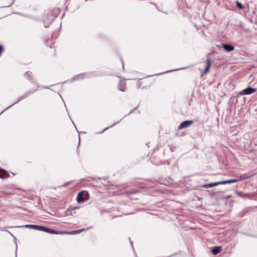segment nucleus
I'll use <instances>...</instances> for the list:
<instances>
[{
	"instance_id": "obj_1",
	"label": "nucleus",
	"mask_w": 257,
	"mask_h": 257,
	"mask_svg": "<svg viewBox=\"0 0 257 257\" xmlns=\"http://www.w3.org/2000/svg\"><path fill=\"white\" fill-rule=\"evenodd\" d=\"M255 89L252 88L251 87L247 88L244 90H243L241 92H240V94L241 95H247L250 94L251 93H254L255 91Z\"/></svg>"
},
{
	"instance_id": "obj_2",
	"label": "nucleus",
	"mask_w": 257,
	"mask_h": 257,
	"mask_svg": "<svg viewBox=\"0 0 257 257\" xmlns=\"http://www.w3.org/2000/svg\"><path fill=\"white\" fill-rule=\"evenodd\" d=\"M193 121L192 120H186L182 122L179 126V129L181 130L182 128L187 127L189 126L193 123Z\"/></svg>"
},
{
	"instance_id": "obj_3",
	"label": "nucleus",
	"mask_w": 257,
	"mask_h": 257,
	"mask_svg": "<svg viewBox=\"0 0 257 257\" xmlns=\"http://www.w3.org/2000/svg\"><path fill=\"white\" fill-rule=\"evenodd\" d=\"M80 233V229H78L74 231H60V234H76Z\"/></svg>"
},
{
	"instance_id": "obj_4",
	"label": "nucleus",
	"mask_w": 257,
	"mask_h": 257,
	"mask_svg": "<svg viewBox=\"0 0 257 257\" xmlns=\"http://www.w3.org/2000/svg\"><path fill=\"white\" fill-rule=\"evenodd\" d=\"M88 198V193L87 191H81V202L87 200Z\"/></svg>"
},
{
	"instance_id": "obj_5",
	"label": "nucleus",
	"mask_w": 257,
	"mask_h": 257,
	"mask_svg": "<svg viewBox=\"0 0 257 257\" xmlns=\"http://www.w3.org/2000/svg\"><path fill=\"white\" fill-rule=\"evenodd\" d=\"M206 62H207V66L204 70L203 75H205L209 72L211 65V63L209 58L207 60Z\"/></svg>"
},
{
	"instance_id": "obj_6",
	"label": "nucleus",
	"mask_w": 257,
	"mask_h": 257,
	"mask_svg": "<svg viewBox=\"0 0 257 257\" xmlns=\"http://www.w3.org/2000/svg\"><path fill=\"white\" fill-rule=\"evenodd\" d=\"M223 48L228 52L232 51L234 49V46L229 45V44H224L223 46Z\"/></svg>"
},
{
	"instance_id": "obj_7",
	"label": "nucleus",
	"mask_w": 257,
	"mask_h": 257,
	"mask_svg": "<svg viewBox=\"0 0 257 257\" xmlns=\"http://www.w3.org/2000/svg\"><path fill=\"white\" fill-rule=\"evenodd\" d=\"M221 250V246H216L214 247V248L213 249L212 252L214 254H217L218 253H219Z\"/></svg>"
},
{
	"instance_id": "obj_8",
	"label": "nucleus",
	"mask_w": 257,
	"mask_h": 257,
	"mask_svg": "<svg viewBox=\"0 0 257 257\" xmlns=\"http://www.w3.org/2000/svg\"><path fill=\"white\" fill-rule=\"evenodd\" d=\"M25 226L27 228H31L38 230L39 228V225L33 224H27Z\"/></svg>"
},
{
	"instance_id": "obj_9",
	"label": "nucleus",
	"mask_w": 257,
	"mask_h": 257,
	"mask_svg": "<svg viewBox=\"0 0 257 257\" xmlns=\"http://www.w3.org/2000/svg\"><path fill=\"white\" fill-rule=\"evenodd\" d=\"M216 185H217V182L205 184V185H204L203 186V187L205 188H209V187H212L215 186Z\"/></svg>"
},
{
	"instance_id": "obj_10",
	"label": "nucleus",
	"mask_w": 257,
	"mask_h": 257,
	"mask_svg": "<svg viewBox=\"0 0 257 257\" xmlns=\"http://www.w3.org/2000/svg\"><path fill=\"white\" fill-rule=\"evenodd\" d=\"M60 231H57L55 230H53L52 229L48 228L47 233H51V234H60Z\"/></svg>"
},
{
	"instance_id": "obj_11",
	"label": "nucleus",
	"mask_w": 257,
	"mask_h": 257,
	"mask_svg": "<svg viewBox=\"0 0 257 257\" xmlns=\"http://www.w3.org/2000/svg\"><path fill=\"white\" fill-rule=\"evenodd\" d=\"M48 229V227L39 225V230H41V231H45L46 232H47Z\"/></svg>"
},
{
	"instance_id": "obj_12",
	"label": "nucleus",
	"mask_w": 257,
	"mask_h": 257,
	"mask_svg": "<svg viewBox=\"0 0 257 257\" xmlns=\"http://www.w3.org/2000/svg\"><path fill=\"white\" fill-rule=\"evenodd\" d=\"M246 177H240V179H231V180H230V183H235V182H237L238 181L242 179H245L246 178Z\"/></svg>"
},
{
	"instance_id": "obj_13",
	"label": "nucleus",
	"mask_w": 257,
	"mask_h": 257,
	"mask_svg": "<svg viewBox=\"0 0 257 257\" xmlns=\"http://www.w3.org/2000/svg\"><path fill=\"white\" fill-rule=\"evenodd\" d=\"M227 183H230L229 180L218 182H217V185L219 184H225Z\"/></svg>"
},
{
	"instance_id": "obj_14",
	"label": "nucleus",
	"mask_w": 257,
	"mask_h": 257,
	"mask_svg": "<svg viewBox=\"0 0 257 257\" xmlns=\"http://www.w3.org/2000/svg\"><path fill=\"white\" fill-rule=\"evenodd\" d=\"M236 4V6L238 7L240 9H243L244 8V7L239 2L237 1Z\"/></svg>"
},
{
	"instance_id": "obj_15",
	"label": "nucleus",
	"mask_w": 257,
	"mask_h": 257,
	"mask_svg": "<svg viewBox=\"0 0 257 257\" xmlns=\"http://www.w3.org/2000/svg\"><path fill=\"white\" fill-rule=\"evenodd\" d=\"M76 199L78 202H80V192L78 193Z\"/></svg>"
},
{
	"instance_id": "obj_16",
	"label": "nucleus",
	"mask_w": 257,
	"mask_h": 257,
	"mask_svg": "<svg viewBox=\"0 0 257 257\" xmlns=\"http://www.w3.org/2000/svg\"><path fill=\"white\" fill-rule=\"evenodd\" d=\"M220 192H215V193H213L212 195V196H216L218 193H219Z\"/></svg>"
},
{
	"instance_id": "obj_17",
	"label": "nucleus",
	"mask_w": 257,
	"mask_h": 257,
	"mask_svg": "<svg viewBox=\"0 0 257 257\" xmlns=\"http://www.w3.org/2000/svg\"><path fill=\"white\" fill-rule=\"evenodd\" d=\"M78 136H79V144L78 145H79L80 144V135L79 134Z\"/></svg>"
},
{
	"instance_id": "obj_18",
	"label": "nucleus",
	"mask_w": 257,
	"mask_h": 257,
	"mask_svg": "<svg viewBox=\"0 0 257 257\" xmlns=\"http://www.w3.org/2000/svg\"><path fill=\"white\" fill-rule=\"evenodd\" d=\"M230 197V196H227V197H225V199H228V198H229Z\"/></svg>"
},
{
	"instance_id": "obj_19",
	"label": "nucleus",
	"mask_w": 257,
	"mask_h": 257,
	"mask_svg": "<svg viewBox=\"0 0 257 257\" xmlns=\"http://www.w3.org/2000/svg\"><path fill=\"white\" fill-rule=\"evenodd\" d=\"M78 207H75L73 209H78Z\"/></svg>"
},
{
	"instance_id": "obj_20",
	"label": "nucleus",
	"mask_w": 257,
	"mask_h": 257,
	"mask_svg": "<svg viewBox=\"0 0 257 257\" xmlns=\"http://www.w3.org/2000/svg\"><path fill=\"white\" fill-rule=\"evenodd\" d=\"M0 177H1V176L0 175Z\"/></svg>"
}]
</instances>
